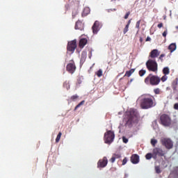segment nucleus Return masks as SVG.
Here are the masks:
<instances>
[{"label": "nucleus", "mask_w": 178, "mask_h": 178, "mask_svg": "<svg viewBox=\"0 0 178 178\" xmlns=\"http://www.w3.org/2000/svg\"><path fill=\"white\" fill-rule=\"evenodd\" d=\"M123 122L125 123L126 127H131L134 124H137L138 123V115H137L136 111L133 108L128 111Z\"/></svg>", "instance_id": "1"}, {"label": "nucleus", "mask_w": 178, "mask_h": 178, "mask_svg": "<svg viewBox=\"0 0 178 178\" xmlns=\"http://www.w3.org/2000/svg\"><path fill=\"white\" fill-rule=\"evenodd\" d=\"M156 105L155 97L152 95H149L143 97L140 102V108L142 109H149L154 108Z\"/></svg>", "instance_id": "2"}, {"label": "nucleus", "mask_w": 178, "mask_h": 178, "mask_svg": "<svg viewBox=\"0 0 178 178\" xmlns=\"http://www.w3.org/2000/svg\"><path fill=\"white\" fill-rule=\"evenodd\" d=\"M147 86H158L161 83V78L156 75L149 74L145 79Z\"/></svg>", "instance_id": "3"}, {"label": "nucleus", "mask_w": 178, "mask_h": 178, "mask_svg": "<svg viewBox=\"0 0 178 178\" xmlns=\"http://www.w3.org/2000/svg\"><path fill=\"white\" fill-rule=\"evenodd\" d=\"M146 67L149 72L156 74L158 73V63L155 60L149 59L146 62Z\"/></svg>", "instance_id": "4"}, {"label": "nucleus", "mask_w": 178, "mask_h": 178, "mask_svg": "<svg viewBox=\"0 0 178 178\" xmlns=\"http://www.w3.org/2000/svg\"><path fill=\"white\" fill-rule=\"evenodd\" d=\"M160 124H162L165 127H169L172 124V118L169 115L162 114L160 116Z\"/></svg>", "instance_id": "5"}, {"label": "nucleus", "mask_w": 178, "mask_h": 178, "mask_svg": "<svg viewBox=\"0 0 178 178\" xmlns=\"http://www.w3.org/2000/svg\"><path fill=\"white\" fill-rule=\"evenodd\" d=\"M115 140V134L112 131H108L104 134V143L106 144H111Z\"/></svg>", "instance_id": "6"}, {"label": "nucleus", "mask_w": 178, "mask_h": 178, "mask_svg": "<svg viewBox=\"0 0 178 178\" xmlns=\"http://www.w3.org/2000/svg\"><path fill=\"white\" fill-rule=\"evenodd\" d=\"M153 159H156L158 156H165V152L159 147L153 149Z\"/></svg>", "instance_id": "7"}, {"label": "nucleus", "mask_w": 178, "mask_h": 178, "mask_svg": "<svg viewBox=\"0 0 178 178\" xmlns=\"http://www.w3.org/2000/svg\"><path fill=\"white\" fill-rule=\"evenodd\" d=\"M161 141L162 145H164L167 149H172L173 148V142L170 138H163Z\"/></svg>", "instance_id": "8"}, {"label": "nucleus", "mask_w": 178, "mask_h": 178, "mask_svg": "<svg viewBox=\"0 0 178 178\" xmlns=\"http://www.w3.org/2000/svg\"><path fill=\"white\" fill-rule=\"evenodd\" d=\"M66 70L70 74H73L74 72H76V64H74V61L71 60L70 63H68L66 66Z\"/></svg>", "instance_id": "9"}, {"label": "nucleus", "mask_w": 178, "mask_h": 178, "mask_svg": "<svg viewBox=\"0 0 178 178\" xmlns=\"http://www.w3.org/2000/svg\"><path fill=\"white\" fill-rule=\"evenodd\" d=\"M101 27H102V24H101L99 21H95L92 26L93 34H97L98 31L101 30Z\"/></svg>", "instance_id": "10"}, {"label": "nucleus", "mask_w": 178, "mask_h": 178, "mask_svg": "<svg viewBox=\"0 0 178 178\" xmlns=\"http://www.w3.org/2000/svg\"><path fill=\"white\" fill-rule=\"evenodd\" d=\"M76 48H77V44L76 43V41L73 40L67 44V51H69L70 52H74Z\"/></svg>", "instance_id": "11"}, {"label": "nucleus", "mask_w": 178, "mask_h": 178, "mask_svg": "<svg viewBox=\"0 0 178 178\" xmlns=\"http://www.w3.org/2000/svg\"><path fill=\"white\" fill-rule=\"evenodd\" d=\"M108 165V159L106 156L103 157V159L99 160L97 163V168H105Z\"/></svg>", "instance_id": "12"}, {"label": "nucleus", "mask_w": 178, "mask_h": 178, "mask_svg": "<svg viewBox=\"0 0 178 178\" xmlns=\"http://www.w3.org/2000/svg\"><path fill=\"white\" fill-rule=\"evenodd\" d=\"M161 52H159V51H158V49H155L151 51V52L149 53V58H151L152 59H155V58H158L159 56L160 55Z\"/></svg>", "instance_id": "13"}, {"label": "nucleus", "mask_w": 178, "mask_h": 178, "mask_svg": "<svg viewBox=\"0 0 178 178\" xmlns=\"http://www.w3.org/2000/svg\"><path fill=\"white\" fill-rule=\"evenodd\" d=\"M131 162L134 165L140 162V156L138 154H132L131 156Z\"/></svg>", "instance_id": "14"}, {"label": "nucleus", "mask_w": 178, "mask_h": 178, "mask_svg": "<svg viewBox=\"0 0 178 178\" xmlns=\"http://www.w3.org/2000/svg\"><path fill=\"white\" fill-rule=\"evenodd\" d=\"M75 30L83 31L84 30V24L80 21H77L75 24Z\"/></svg>", "instance_id": "15"}, {"label": "nucleus", "mask_w": 178, "mask_h": 178, "mask_svg": "<svg viewBox=\"0 0 178 178\" xmlns=\"http://www.w3.org/2000/svg\"><path fill=\"white\" fill-rule=\"evenodd\" d=\"M88 40L86 38H81L79 40V48H84L87 44Z\"/></svg>", "instance_id": "16"}, {"label": "nucleus", "mask_w": 178, "mask_h": 178, "mask_svg": "<svg viewBox=\"0 0 178 178\" xmlns=\"http://www.w3.org/2000/svg\"><path fill=\"white\" fill-rule=\"evenodd\" d=\"M86 59H87V51H82L81 56V63H84L86 62Z\"/></svg>", "instance_id": "17"}, {"label": "nucleus", "mask_w": 178, "mask_h": 178, "mask_svg": "<svg viewBox=\"0 0 178 178\" xmlns=\"http://www.w3.org/2000/svg\"><path fill=\"white\" fill-rule=\"evenodd\" d=\"M176 43H172L168 47V49L170 50V52H174V51H176Z\"/></svg>", "instance_id": "18"}, {"label": "nucleus", "mask_w": 178, "mask_h": 178, "mask_svg": "<svg viewBox=\"0 0 178 178\" xmlns=\"http://www.w3.org/2000/svg\"><path fill=\"white\" fill-rule=\"evenodd\" d=\"M135 70H136L135 69H131L130 70L127 71L124 77H126V76L127 77H130V76H131V74L134 73Z\"/></svg>", "instance_id": "19"}, {"label": "nucleus", "mask_w": 178, "mask_h": 178, "mask_svg": "<svg viewBox=\"0 0 178 178\" xmlns=\"http://www.w3.org/2000/svg\"><path fill=\"white\" fill-rule=\"evenodd\" d=\"M163 73L164 75L168 76L170 73V70L168 67H165L163 69Z\"/></svg>", "instance_id": "20"}, {"label": "nucleus", "mask_w": 178, "mask_h": 178, "mask_svg": "<svg viewBox=\"0 0 178 178\" xmlns=\"http://www.w3.org/2000/svg\"><path fill=\"white\" fill-rule=\"evenodd\" d=\"M172 87L173 90H176V88H177V79H176L175 80H174L172 81Z\"/></svg>", "instance_id": "21"}, {"label": "nucleus", "mask_w": 178, "mask_h": 178, "mask_svg": "<svg viewBox=\"0 0 178 178\" xmlns=\"http://www.w3.org/2000/svg\"><path fill=\"white\" fill-rule=\"evenodd\" d=\"M85 102H86V101H84V100L81 101L79 104H78L75 106L74 111H77V109H79V108H80L83 104H85Z\"/></svg>", "instance_id": "22"}, {"label": "nucleus", "mask_w": 178, "mask_h": 178, "mask_svg": "<svg viewBox=\"0 0 178 178\" xmlns=\"http://www.w3.org/2000/svg\"><path fill=\"white\" fill-rule=\"evenodd\" d=\"M151 158H154V152H152V153H147L145 155V159H146L149 160V159H151Z\"/></svg>", "instance_id": "23"}, {"label": "nucleus", "mask_w": 178, "mask_h": 178, "mask_svg": "<svg viewBox=\"0 0 178 178\" xmlns=\"http://www.w3.org/2000/svg\"><path fill=\"white\" fill-rule=\"evenodd\" d=\"M90 13V8H86L83 10V12L82 13V16H87Z\"/></svg>", "instance_id": "24"}, {"label": "nucleus", "mask_w": 178, "mask_h": 178, "mask_svg": "<svg viewBox=\"0 0 178 178\" xmlns=\"http://www.w3.org/2000/svg\"><path fill=\"white\" fill-rule=\"evenodd\" d=\"M77 99H79V95H74L70 97V100L73 102L77 101Z\"/></svg>", "instance_id": "25"}, {"label": "nucleus", "mask_w": 178, "mask_h": 178, "mask_svg": "<svg viewBox=\"0 0 178 178\" xmlns=\"http://www.w3.org/2000/svg\"><path fill=\"white\" fill-rule=\"evenodd\" d=\"M102 70L99 69L96 73L95 74L97 76V77H102Z\"/></svg>", "instance_id": "26"}, {"label": "nucleus", "mask_w": 178, "mask_h": 178, "mask_svg": "<svg viewBox=\"0 0 178 178\" xmlns=\"http://www.w3.org/2000/svg\"><path fill=\"white\" fill-rule=\"evenodd\" d=\"M151 145H152V147H155V145H156L158 140L156 139H151Z\"/></svg>", "instance_id": "27"}, {"label": "nucleus", "mask_w": 178, "mask_h": 178, "mask_svg": "<svg viewBox=\"0 0 178 178\" xmlns=\"http://www.w3.org/2000/svg\"><path fill=\"white\" fill-rule=\"evenodd\" d=\"M147 73V71L145 70H140L139 71V76L140 77H143V76H144V74H145Z\"/></svg>", "instance_id": "28"}, {"label": "nucleus", "mask_w": 178, "mask_h": 178, "mask_svg": "<svg viewBox=\"0 0 178 178\" xmlns=\"http://www.w3.org/2000/svg\"><path fill=\"white\" fill-rule=\"evenodd\" d=\"M60 137H62V132H59L56 138V143L60 141Z\"/></svg>", "instance_id": "29"}, {"label": "nucleus", "mask_w": 178, "mask_h": 178, "mask_svg": "<svg viewBox=\"0 0 178 178\" xmlns=\"http://www.w3.org/2000/svg\"><path fill=\"white\" fill-rule=\"evenodd\" d=\"M141 23V19L138 20L136 24V29H138V31H140V24Z\"/></svg>", "instance_id": "30"}, {"label": "nucleus", "mask_w": 178, "mask_h": 178, "mask_svg": "<svg viewBox=\"0 0 178 178\" xmlns=\"http://www.w3.org/2000/svg\"><path fill=\"white\" fill-rule=\"evenodd\" d=\"M154 92L156 95H159V94H161L162 92L161 91V89L157 88L154 89Z\"/></svg>", "instance_id": "31"}, {"label": "nucleus", "mask_w": 178, "mask_h": 178, "mask_svg": "<svg viewBox=\"0 0 178 178\" xmlns=\"http://www.w3.org/2000/svg\"><path fill=\"white\" fill-rule=\"evenodd\" d=\"M155 171H156V173H161L162 171L161 170V168L159 166H156L155 167Z\"/></svg>", "instance_id": "32"}, {"label": "nucleus", "mask_w": 178, "mask_h": 178, "mask_svg": "<svg viewBox=\"0 0 178 178\" xmlns=\"http://www.w3.org/2000/svg\"><path fill=\"white\" fill-rule=\"evenodd\" d=\"M160 79L161 80V81H163V83H165V81L168 80V77L166 76V75H163Z\"/></svg>", "instance_id": "33"}, {"label": "nucleus", "mask_w": 178, "mask_h": 178, "mask_svg": "<svg viewBox=\"0 0 178 178\" xmlns=\"http://www.w3.org/2000/svg\"><path fill=\"white\" fill-rule=\"evenodd\" d=\"M127 31H129V25H126L124 30H123V33L124 34H126V33H127Z\"/></svg>", "instance_id": "34"}, {"label": "nucleus", "mask_w": 178, "mask_h": 178, "mask_svg": "<svg viewBox=\"0 0 178 178\" xmlns=\"http://www.w3.org/2000/svg\"><path fill=\"white\" fill-rule=\"evenodd\" d=\"M122 141L123 143H124V144H127L129 143V139H127V138H126L125 136H123Z\"/></svg>", "instance_id": "35"}, {"label": "nucleus", "mask_w": 178, "mask_h": 178, "mask_svg": "<svg viewBox=\"0 0 178 178\" xmlns=\"http://www.w3.org/2000/svg\"><path fill=\"white\" fill-rule=\"evenodd\" d=\"M113 157L115 159H119V158H121L122 157V155H120V154H114L113 155Z\"/></svg>", "instance_id": "36"}, {"label": "nucleus", "mask_w": 178, "mask_h": 178, "mask_svg": "<svg viewBox=\"0 0 178 178\" xmlns=\"http://www.w3.org/2000/svg\"><path fill=\"white\" fill-rule=\"evenodd\" d=\"M163 58H165V54H161L159 59H160L161 62H163Z\"/></svg>", "instance_id": "37"}, {"label": "nucleus", "mask_w": 178, "mask_h": 178, "mask_svg": "<svg viewBox=\"0 0 178 178\" xmlns=\"http://www.w3.org/2000/svg\"><path fill=\"white\" fill-rule=\"evenodd\" d=\"M129 16H130V12L127 13L124 17V19H129Z\"/></svg>", "instance_id": "38"}, {"label": "nucleus", "mask_w": 178, "mask_h": 178, "mask_svg": "<svg viewBox=\"0 0 178 178\" xmlns=\"http://www.w3.org/2000/svg\"><path fill=\"white\" fill-rule=\"evenodd\" d=\"M116 161V159L113 156L112 158L110 159L111 163H113Z\"/></svg>", "instance_id": "39"}, {"label": "nucleus", "mask_w": 178, "mask_h": 178, "mask_svg": "<svg viewBox=\"0 0 178 178\" xmlns=\"http://www.w3.org/2000/svg\"><path fill=\"white\" fill-rule=\"evenodd\" d=\"M127 163V157H125L122 161V165Z\"/></svg>", "instance_id": "40"}, {"label": "nucleus", "mask_w": 178, "mask_h": 178, "mask_svg": "<svg viewBox=\"0 0 178 178\" xmlns=\"http://www.w3.org/2000/svg\"><path fill=\"white\" fill-rule=\"evenodd\" d=\"M158 29H162V27H163V23H160L157 25Z\"/></svg>", "instance_id": "41"}, {"label": "nucleus", "mask_w": 178, "mask_h": 178, "mask_svg": "<svg viewBox=\"0 0 178 178\" xmlns=\"http://www.w3.org/2000/svg\"><path fill=\"white\" fill-rule=\"evenodd\" d=\"M174 109H175V111H178V103L174 104Z\"/></svg>", "instance_id": "42"}, {"label": "nucleus", "mask_w": 178, "mask_h": 178, "mask_svg": "<svg viewBox=\"0 0 178 178\" xmlns=\"http://www.w3.org/2000/svg\"><path fill=\"white\" fill-rule=\"evenodd\" d=\"M166 35H168V31H165L163 33V37H166Z\"/></svg>", "instance_id": "43"}, {"label": "nucleus", "mask_w": 178, "mask_h": 178, "mask_svg": "<svg viewBox=\"0 0 178 178\" xmlns=\"http://www.w3.org/2000/svg\"><path fill=\"white\" fill-rule=\"evenodd\" d=\"M130 23H131V19H129V21H128V23L127 24V26H130Z\"/></svg>", "instance_id": "44"}, {"label": "nucleus", "mask_w": 178, "mask_h": 178, "mask_svg": "<svg viewBox=\"0 0 178 178\" xmlns=\"http://www.w3.org/2000/svg\"><path fill=\"white\" fill-rule=\"evenodd\" d=\"M146 41H151V38L147 37V38H146Z\"/></svg>", "instance_id": "45"}, {"label": "nucleus", "mask_w": 178, "mask_h": 178, "mask_svg": "<svg viewBox=\"0 0 178 178\" xmlns=\"http://www.w3.org/2000/svg\"><path fill=\"white\" fill-rule=\"evenodd\" d=\"M89 58H91V56H90Z\"/></svg>", "instance_id": "46"}, {"label": "nucleus", "mask_w": 178, "mask_h": 178, "mask_svg": "<svg viewBox=\"0 0 178 178\" xmlns=\"http://www.w3.org/2000/svg\"><path fill=\"white\" fill-rule=\"evenodd\" d=\"M176 99H177V100H178V97L176 98Z\"/></svg>", "instance_id": "47"}]
</instances>
